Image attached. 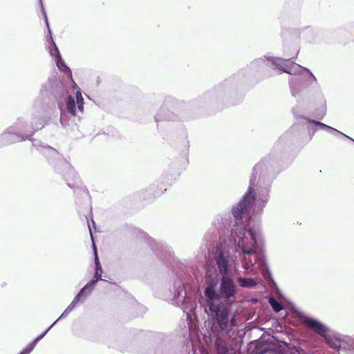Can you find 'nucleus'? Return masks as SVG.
<instances>
[{"label": "nucleus", "instance_id": "nucleus-12", "mask_svg": "<svg viewBox=\"0 0 354 354\" xmlns=\"http://www.w3.org/2000/svg\"><path fill=\"white\" fill-rule=\"evenodd\" d=\"M310 126L308 127V129H310L311 128V126H315V127H317L319 129H326L330 132H333L335 134H337V135H341L345 138H347L353 141H354L351 138L348 137V136L345 135L344 133H342L341 131L331 127H329L324 123H322L320 122H316V121H314V120H312L310 121Z\"/></svg>", "mask_w": 354, "mask_h": 354}, {"label": "nucleus", "instance_id": "nucleus-7", "mask_svg": "<svg viewBox=\"0 0 354 354\" xmlns=\"http://www.w3.org/2000/svg\"><path fill=\"white\" fill-rule=\"evenodd\" d=\"M93 248L94 251L95 256V276L94 279H92L90 283H87L78 293V295L74 298L71 304L65 309L63 313L61 315L60 317H64L67 315L75 307L77 304L80 301L81 297L86 292L87 295L91 293L92 291L93 287L95 286L96 282L99 280H102V268L97 256V249L94 243H93Z\"/></svg>", "mask_w": 354, "mask_h": 354}, {"label": "nucleus", "instance_id": "nucleus-6", "mask_svg": "<svg viewBox=\"0 0 354 354\" xmlns=\"http://www.w3.org/2000/svg\"><path fill=\"white\" fill-rule=\"evenodd\" d=\"M259 62H266L268 66H276V67L282 72L292 75H299L305 72L313 79V81H316L315 77L308 68L290 61V59H283L279 57H272L270 59L268 58L266 60L261 59Z\"/></svg>", "mask_w": 354, "mask_h": 354}, {"label": "nucleus", "instance_id": "nucleus-8", "mask_svg": "<svg viewBox=\"0 0 354 354\" xmlns=\"http://www.w3.org/2000/svg\"><path fill=\"white\" fill-rule=\"evenodd\" d=\"M22 141V127L20 123L9 127L0 136V148Z\"/></svg>", "mask_w": 354, "mask_h": 354}, {"label": "nucleus", "instance_id": "nucleus-2", "mask_svg": "<svg viewBox=\"0 0 354 354\" xmlns=\"http://www.w3.org/2000/svg\"><path fill=\"white\" fill-rule=\"evenodd\" d=\"M229 247L230 245L224 242L217 246L214 252V259L222 277L220 290L218 292L216 290L218 282L217 271L216 270H207L205 277V281L207 285L205 290V295L207 299V301H214L216 303H221L219 301L220 298L229 299L235 294V284L232 279L227 274L230 268L236 272L238 271L237 256L231 255Z\"/></svg>", "mask_w": 354, "mask_h": 354}, {"label": "nucleus", "instance_id": "nucleus-14", "mask_svg": "<svg viewBox=\"0 0 354 354\" xmlns=\"http://www.w3.org/2000/svg\"><path fill=\"white\" fill-rule=\"evenodd\" d=\"M290 86L292 95L296 97L302 86L301 77L291 79L290 80Z\"/></svg>", "mask_w": 354, "mask_h": 354}, {"label": "nucleus", "instance_id": "nucleus-18", "mask_svg": "<svg viewBox=\"0 0 354 354\" xmlns=\"http://www.w3.org/2000/svg\"><path fill=\"white\" fill-rule=\"evenodd\" d=\"M64 165L66 169H68V174L69 176H72L73 177L76 178L75 172L73 171V169L71 168V167L66 162H64Z\"/></svg>", "mask_w": 354, "mask_h": 354}, {"label": "nucleus", "instance_id": "nucleus-5", "mask_svg": "<svg viewBox=\"0 0 354 354\" xmlns=\"http://www.w3.org/2000/svg\"><path fill=\"white\" fill-rule=\"evenodd\" d=\"M208 310L211 315H214L221 330L229 332L235 326V315L230 319L228 310L225 304L216 303L214 301H207Z\"/></svg>", "mask_w": 354, "mask_h": 354}, {"label": "nucleus", "instance_id": "nucleus-21", "mask_svg": "<svg viewBox=\"0 0 354 354\" xmlns=\"http://www.w3.org/2000/svg\"><path fill=\"white\" fill-rule=\"evenodd\" d=\"M18 354H22V351H19Z\"/></svg>", "mask_w": 354, "mask_h": 354}, {"label": "nucleus", "instance_id": "nucleus-20", "mask_svg": "<svg viewBox=\"0 0 354 354\" xmlns=\"http://www.w3.org/2000/svg\"><path fill=\"white\" fill-rule=\"evenodd\" d=\"M67 184H68V185L69 187H72V185H71V184L70 183H68H68H67Z\"/></svg>", "mask_w": 354, "mask_h": 354}, {"label": "nucleus", "instance_id": "nucleus-1", "mask_svg": "<svg viewBox=\"0 0 354 354\" xmlns=\"http://www.w3.org/2000/svg\"><path fill=\"white\" fill-rule=\"evenodd\" d=\"M261 168L260 163L254 166L248 192L232 209V214L236 221H240L243 214H251L247 227L236 223L229 239L230 243L232 245V251L238 253L244 272L249 274H256L258 270L263 273L266 269L265 257L258 250L259 245L263 241V235L259 227L253 224V219L261 214L268 200V188L258 189L257 193H253L257 171Z\"/></svg>", "mask_w": 354, "mask_h": 354}, {"label": "nucleus", "instance_id": "nucleus-3", "mask_svg": "<svg viewBox=\"0 0 354 354\" xmlns=\"http://www.w3.org/2000/svg\"><path fill=\"white\" fill-rule=\"evenodd\" d=\"M55 62L59 70L67 74L72 82L73 88L75 91L76 101L73 97L68 96L64 103H60L59 104L60 111V122L63 126H66L68 124V115H71V116H76L78 115L79 112L81 113L83 112L84 99L77 85L73 80L71 69L65 64L64 62L62 59V57H60Z\"/></svg>", "mask_w": 354, "mask_h": 354}, {"label": "nucleus", "instance_id": "nucleus-15", "mask_svg": "<svg viewBox=\"0 0 354 354\" xmlns=\"http://www.w3.org/2000/svg\"><path fill=\"white\" fill-rule=\"evenodd\" d=\"M237 281L241 287L252 288L257 286V281L254 279L239 277Z\"/></svg>", "mask_w": 354, "mask_h": 354}, {"label": "nucleus", "instance_id": "nucleus-19", "mask_svg": "<svg viewBox=\"0 0 354 354\" xmlns=\"http://www.w3.org/2000/svg\"><path fill=\"white\" fill-rule=\"evenodd\" d=\"M88 228H89V231H90V234H91V239H93L92 232H91V230L89 225H88Z\"/></svg>", "mask_w": 354, "mask_h": 354}, {"label": "nucleus", "instance_id": "nucleus-4", "mask_svg": "<svg viewBox=\"0 0 354 354\" xmlns=\"http://www.w3.org/2000/svg\"><path fill=\"white\" fill-rule=\"evenodd\" d=\"M55 62L59 70L67 74L72 82L73 88L75 91L76 101L73 97L68 96L64 103H60L59 104L60 111V122L63 126H66L68 124V115H71V116H76L78 115L79 112L81 113L83 112L84 99L77 85L73 80L71 69L65 64L64 62L62 59V57H60Z\"/></svg>", "mask_w": 354, "mask_h": 354}, {"label": "nucleus", "instance_id": "nucleus-10", "mask_svg": "<svg viewBox=\"0 0 354 354\" xmlns=\"http://www.w3.org/2000/svg\"><path fill=\"white\" fill-rule=\"evenodd\" d=\"M40 3H41V6L43 13L44 15L46 24V26H47V28H48V33L50 35V39L51 41V45L49 46V47H48L49 48V53H50L51 57L53 58L54 61H55V60H57L58 58H59L61 57L60 56V53H59V51L58 50V48L57 47L56 44H55V42H54V41L53 39L52 32H51V30H50V27H49L47 16H46L45 10H44V8L43 6V3H42L41 0H40Z\"/></svg>", "mask_w": 354, "mask_h": 354}, {"label": "nucleus", "instance_id": "nucleus-16", "mask_svg": "<svg viewBox=\"0 0 354 354\" xmlns=\"http://www.w3.org/2000/svg\"><path fill=\"white\" fill-rule=\"evenodd\" d=\"M269 303L275 312H279L282 309L281 304L273 298H270Z\"/></svg>", "mask_w": 354, "mask_h": 354}, {"label": "nucleus", "instance_id": "nucleus-13", "mask_svg": "<svg viewBox=\"0 0 354 354\" xmlns=\"http://www.w3.org/2000/svg\"><path fill=\"white\" fill-rule=\"evenodd\" d=\"M176 292L174 293L175 299L180 301H185L186 299V292L185 290V286L181 282H178L175 284Z\"/></svg>", "mask_w": 354, "mask_h": 354}, {"label": "nucleus", "instance_id": "nucleus-9", "mask_svg": "<svg viewBox=\"0 0 354 354\" xmlns=\"http://www.w3.org/2000/svg\"><path fill=\"white\" fill-rule=\"evenodd\" d=\"M301 322L320 336L325 337L327 335L328 328L318 320L310 317L304 316L301 317Z\"/></svg>", "mask_w": 354, "mask_h": 354}, {"label": "nucleus", "instance_id": "nucleus-17", "mask_svg": "<svg viewBox=\"0 0 354 354\" xmlns=\"http://www.w3.org/2000/svg\"><path fill=\"white\" fill-rule=\"evenodd\" d=\"M43 147V151L44 154L46 155H51L53 156H55L57 155V152L54 149L50 147Z\"/></svg>", "mask_w": 354, "mask_h": 354}, {"label": "nucleus", "instance_id": "nucleus-11", "mask_svg": "<svg viewBox=\"0 0 354 354\" xmlns=\"http://www.w3.org/2000/svg\"><path fill=\"white\" fill-rule=\"evenodd\" d=\"M62 317H59L55 322H54L42 334L36 337L32 342L28 344V345L24 348V354H29L35 348L37 342L42 339L45 335L48 332V330L56 324V322L59 320Z\"/></svg>", "mask_w": 354, "mask_h": 354}]
</instances>
